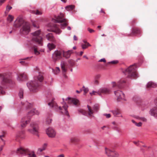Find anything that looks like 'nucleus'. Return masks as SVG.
Instances as JSON below:
<instances>
[{
  "instance_id": "f257e3e1",
  "label": "nucleus",
  "mask_w": 157,
  "mask_h": 157,
  "mask_svg": "<svg viewBox=\"0 0 157 157\" xmlns=\"http://www.w3.org/2000/svg\"><path fill=\"white\" fill-rule=\"evenodd\" d=\"M14 26L16 28L21 26L20 29L21 33L23 34H27L30 31L29 24L21 18H17L13 24Z\"/></svg>"
},
{
  "instance_id": "f03ea898",
  "label": "nucleus",
  "mask_w": 157,
  "mask_h": 157,
  "mask_svg": "<svg viewBox=\"0 0 157 157\" xmlns=\"http://www.w3.org/2000/svg\"><path fill=\"white\" fill-rule=\"evenodd\" d=\"M43 79L44 77L43 75L39 73L38 76L34 77V80L27 83V85L31 91L36 92L40 86V83L42 82Z\"/></svg>"
},
{
  "instance_id": "7ed1b4c3",
  "label": "nucleus",
  "mask_w": 157,
  "mask_h": 157,
  "mask_svg": "<svg viewBox=\"0 0 157 157\" xmlns=\"http://www.w3.org/2000/svg\"><path fill=\"white\" fill-rule=\"evenodd\" d=\"M40 30H39L30 34L31 39L28 40V44L31 46H34L36 44L41 46L43 45L42 39L41 36H40Z\"/></svg>"
},
{
  "instance_id": "20e7f679",
  "label": "nucleus",
  "mask_w": 157,
  "mask_h": 157,
  "mask_svg": "<svg viewBox=\"0 0 157 157\" xmlns=\"http://www.w3.org/2000/svg\"><path fill=\"white\" fill-rule=\"evenodd\" d=\"M136 65V64L131 65L128 68L123 71V72L127 75V77L132 78L138 77Z\"/></svg>"
},
{
  "instance_id": "39448f33",
  "label": "nucleus",
  "mask_w": 157,
  "mask_h": 157,
  "mask_svg": "<svg viewBox=\"0 0 157 157\" xmlns=\"http://www.w3.org/2000/svg\"><path fill=\"white\" fill-rule=\"evenodd\" d=\"M64 15L63 13H60V15L58 16L56 19L54 20V21L57 23H63L60 24L61 27L62 29H64L65 27L68 25V21L65 18H63Z\"/></svg>"
},
{
  "instance_id": "423d86ee",
  "label": "nucleus",
  "mask_w": 157,
  "mask_h": 157,
  "mask_svg": "<svg viewBox=\"0 0 157 157\" xmlns=\"http://www.w3.org/2000/svg\"><path fill=\"white\" fill-rule=\"evenodd\" d=\"M18 155L21 156L28 155V157H36V155L34 153H29L28 149H25L22 147L18 148L16 151Z\"/></svg>"
},
{
  "instance_id": "0eeeda50",
  "label": "nucleus",
  "mask_w": 157,
  "mask_h": 157,
  "mask_svg": "<svg viewBox=\"0 0 157 157\" xmlns=\"http://www.w3.org/2000/svg\"><path fill=\"white\" fill-rule=\"evenodd\" d=\"M110 90L109 89L107 88H102L99 89L98 91H93L92 92L90 93L91 95H96L95 93H97L100 96L101 95V93L104 94H109L110 92Z\"/></svg>"
},
{
  "instance_id": "6e6552de",
  "label": "nucleus",
  "mask_w": 157,
  "mask_h": 157,
  "mask_svg": "<svg viewBox=\"0 0 157 157\" xmlns=\"http://www.w3.org/2000/svg\"><path fill=\"white\" fill-rule=\"evenodd\" d=\"M0 78L2 80V84L5 85L7 83H10L12 81L10 76L6 74H0Z\"/></svg>"
},
{
  "instance_id": "1a4fd4ad",
  "label": "nucleus",
  "mask_w": 157,
  "mask_h": 157,
  "mask_svg": "<svg viewBox=\"0 0 157 157\" xmlns=\"http://www.w3.org/2000/svg\"><path fill=\"white\" fill-rule=\"evenodd\" d=\"M105 154L108 157H118L119 155V154L115 150H111L106 147L105 148Z\"/></svg>"
},
{
  "instance_id": "9d476101",
  "label": "nucleus",
  "mask_w": 157,
  "mask_h": 157,
  "mask_svg": "<svg viewBox=\"0 0 157 157\" xmlns=\"http://www.w3.org/2000/svg\"><path fill=\"white\" fill-rule=\"evenodd\" d=\"M38 125L34 123L31 124L30 128L28 129V131L30 133L36 134L38 132Z\"/></svg>"
},
{
  "instance_id": "9b49d317",
  "label": "nucleus",
  "mask_w": 157,
  "mask_h": 157,
  "mask_svg": "<svg viewBox=\"0 0 157 157\" xmlns=\"http://www.w3.org/2000/svg\"><path fill=\"white\" fill-rule=\"evenodd\" d=\"M87 107L88 110V115L90 117L92 116V115L93 114L94 112H97L99 109V106L98 104H95L93 106V110L90 108L89 105H87Z\"/></svg>"
},
{
  "instance_id": "f8f14e48",
  "label": "nucleus",
  "mask_w": 157,
  "mask_h": 157,
  "mask_svg": "<svg viewBox=\"0 0 157 157\" xmlns=\"http://www.w3.org/2000/svg\"><path fill=\"white\" fill-rule=\"evenodd\" d=\"M62 52L59 50H56L52 54V58L54 62L60 59L61 58Z\"/></svg>"
},
{
  "instance_id": "ddd939ff",
  "label": "nucleus",
  "mask_w": 157,
  "mask_h": 157,
  "mask_svg": "<svg viewBox=\"0 0 157 157\" xmlns=\"http://www.w3.org/2000/svg\"><path fill=\"white\" fill-rule=\"evenodd\" d=\"M115 94L117 96V100L118 101H120V99H122L125 100V95L124 93L121 91L117 90L114 92Z\"/></svg>"
},
{
  "instance_id": "4468645a",
  "label": "nucleus",
  "mask_w": 157,
  "mask_h": 157,
  "mask_svg": "<svg viewBox=\"0 0 157 157\" xmlns=\"http://www.w3.org/2000/svg\"><path fill=\"white\" fill-rule=\"evenodd\" d=\"M112 84L113 87H114L117 86L118 88L121 89L124 86L125 82L123 80H120L118 82L117 85H116L115 82H112Z\"/></svg>"
},
{
  "instance_id": "2eb2a0df",
  "label": "nucleus",
  "mask_w": 157,
  "mask_h": 157,
  "mask_svg": "<svg viewBox=\"0 0 157 157\" xmlns=\"http://www.w3.org/2000/svg\"><path fill=\"white\" fill-rule=\"evenodd\" d=\"M46 133L49 137L53 138L55 137L56 135V132L55 130L52 128H49L47 130Z\"/></svg>"
},
{
  "instance_id": "dca6fc26",
  "label": "nucleus",
  "mask_w": 157,
  "mask_h": 157,
  "mask_svg": "<svg viewBox=\"0 0 157 157\" xmlns=\"http://www.w3.org/2000/svg\"><path fill=\"white\" fill-rule=\"evenodd\" d=\"M49 31H52L55 33L56 34H59L61 32V31L58 28L56 25L54 24L53 25V27L50 29H48L47 30Z\"/></svg>"
},
{
  "instance_id": "f3484780",
  "label": "nucleus",
  "mask_w": 157,
  "mask_h": 157,
  "mask_svg": "<svg viewBox=\"0 0 157 157\" xmlns=\"http://www.w3.org/2000/svg\"><path fill=\"white\" fill-rule=\"evenodd\" d=\"M68 100V103L69 104H73L75 105H77L78 103V100L76 99H71L70 97H68L65 99L66 101Z\"/></svg>"
},
{
  "instance_id": "a211bd4d",
  "label": "nucleus",
  "mask_w": 157,
  "mask_h": 157,
  "mask_svg": "<svg viewBox=\"0 0 157 157\" xmlns=\"http://www.w3.org/2000/svg\"><path fill=\"white\" fill-rule=\"evenodd\" d=\"M73 53V51L72 50H68L67 51H65L63 50L62 52L63 57L67 59L70 57L71 54Z\"/></svg>"
},
{
  "instance_id": "6ab92c4d",
  "label": "nucleus",
  "mask_w": 157,
  "mask_h": 157,
  "mask_svg": "<svg viewBox=\"0 0 157 157\" xmlns=\"http://www.w3.org/2000/svg\"><path fill=\"white\" fill-rule=\"evenodd\" d=\"M150 114L155 118H157V107H154L151 109L150 111Z\"/></svg>"
},
{
  "instance_id": "aec40b11",
  "label": "nucleus",
  "mask_w": 157,
  "mask_h": 157,
  "mask_svg": "<svg viewBox=\"0 0 157 157\" xmlns=\"http://www.w3.org/2000/svg\"><path fill=\"white\" fill-rule=\"evenodd\" d=\"M46 37L48 40L51 41L53 42H56L55 38L52 33H48L46 35Z\"/></svg>"
},
{
  "instance_id": "412c9836",
  "label": "nucleus",
  "mask_w": 157,
  "mask_h": 157,
  "mask_svg": "<svg viewBox=\"0 0 157 157\" xmlns=\"http://www.w3.org/2000/svg\"><path fill=\"white\" fill-rule=\"evenodd\" d=\"M27 79L26 75L24 73H20L19 75H18L17 79L19 81H23Z\"/></svg>"
},
{
  "instance_id": "4be33fe9",
  "label": "nucleus",
  "mask_w": 157,
  "mask_h": 157,
  "mask_svg": "<svg viewBox=\"0 0 157 157\" xmlns=\"http://www.w3.org/2000/svg\"><path fill=\"white\" fill-rule=\"evenodd\" d=\"M40 113L39 111L35 109H33L30 110L28 113V117L32 116L34 114L38 115Z\"/></svg>"
},
{
  "instance_id": "5701e85b",
  "label": "nucleus",
  "mask_w": 157,
  "mask_h": 157,
  "mask_svg": "<svg viewBox=\"0 0 157 157\" xmlns=\"http://www.w3.org/2000/svg\"><path fill=\"white\" fill-rule=\"evenodd\" d=\"M29 122V121L25 120V118H22L21 121V125L22 127L24 128Z\"/></svg>"
},
{
  "instance_id": "b1692460",
  "label": "nucleus",
  "mask_w": 157,
  "mask_h": 157,
  "mask_svg": "<svg viewBox=\"0 0 157 157\" xmlns=\"http://www.w3.org/2000/svg\"><path fill=\"white\" fill-rule=\"evenodd\" d=\"M156 86V84L152 81L148 82L147 84V88H155Z\"/></svg>"
},
{
  "instance_id": "393cba45",
  "label": "nucleus",
  "mask_w": 157,
  "mask_h": 157,
  "mask_svg": "<svg viewBox=\"0 0 157 157\" xmlns=\"http://www.w3.org/2000/svg\"><path fill=\"white\" fill-rule=\"evenodd\" d=\"M66 65V63L64 61H62L61 63V68L63 73H65L67 71V70L65 68V66Z\"/></svg>"
},
{
  "instance_id": "a878e982",
  "label": "nucleus",
  "mask_w": 157,
  "mask_h": 157,
  "mask_svg": "<svg viewBox=\"0 0 157 157\" xmlns=\"http://www.w3.org/2000/svg\"><path fill=\"white\" fill-rule=\"evenodd\" d=\"M22 105H24L27 109L31 108L32 106V105L27 101L25 102H21Z\"/></svg>"
},
{
  "instance_id": "bb28decb",
  "label": "nucleus",
  "mask_w": 157,
  "mask_h": 157,
  "mask_svg": "<svg viewBox=\"0 0 157 157\" xmlns=\"http://www.w3.org/2000/svg\"><path fill=\"white\" fill-rule=\"evenodd\" d=\"M75 7V6L73 5H68L65 7V9L67 11H70L74 9Z\"/></svg>"
},
{
  "instance_id": "cd10ccee",
  "label": "nucleus",
  "mask_w": 157,
  "mask_h": 157,
  "mask_svg": "<svg viewBox=\"0 0 157 157\" xmlns=\"http://www.w3.org/2000/svg\"><path fill=\"white\" fill-rule=\"evenodd\" d=\"M63 107L64 109L65 113L66 115L68 117H69L70 115H69L68 111L67 110L68 106L67 105L65 104L63 106Z\"/></svg>"
},
{
  "instance_id": "c85d7f7f",
  "label": "nucleus",
  "mask_w": 157,
  "mask_h": 157,
  "mask_svg": "<svg viewBox=\"0 0 157 157\" xmlns=\"http://www.w3.org/2000/svg\"><path fill=\"white\" fill-rule=\"evenodd\" d=\"M48 105L50 107L52 108L54 107H56L57 106L55 102V101L53 100L51 102L48 103Z\"/></svg>"
},
{
  "instance_id": "c756f323",
  "label": "nucleus",
  "mask_w": 157,
  "mask_h": 157,
  "mask_svg": "<svg viewBox=\"0 0 157 157\" xmlns=\"http://www.w3.org/2000/svg\"><path fill=\"white\" fill-rule=\"evenodd\" d=\"M112 112L115 116H117L121 113L120 111L119 110H113Z\"/></svg>"
},
{
  "instance_id": "7c9ffc66",
  "label": "nucleus",
  "mask_w": 157,
  "mask_h": 157,
  "mask_svg": "<svg viewBox=\"0 0 157 157\" xmlns=\"http://www.w3.org/2000/svg\"><path fill=\"white\" fill-rule=\"evenodd\" d=\"M47 46L50 50L54 48L55 47V45L52 43H48Z\"/></svg>"
},
{
  "instance_id": "2f4dec72",
  "label": "nucleus",
  "mask_w": 157,
  "mask_h": 157,
  "mask_svg": "<svg viewBox=\"0 0 157 157\" xmlns=\"http://www.w3.org/2000/svg\"><path fill=\"white\" fill-rule=\"evenodd\" d=\"M91 45L89 43H87V44H82L81 46L83 49H85L87 48L88 46H90Z\"/></svg>"
},
{
  "instance_id": "473e14b6",
  "label": "nucleus",
  "mask_w": 157,
  "mask_h": 157,
  "mask_svg": "<svg viewBox=\"0 0 157 157\" xmlns=\"http://www.w3.org/2000/svg\"><path fill=\"white\" fill-rule=\"evenodd\" d=\"M132 33L134 34H139L140 33V30L137 28L134 29L132 30Z\"/></svg>"
},
{
  "instance_id": "72a5a7b5",
  "label": "nucleus",
  "mask_w": 157,
  "mask_h": 157,
  "mask_svg": "<svg viewBox=\"0 0 157 157\" xmlns=\"http://www.w3.org/2000/svg\"><path fill=\"white\" fill-rule=\"evenodd\" d=\"M23 90L22 89H21L20 90L18 95L20 97V98H22L23 97Z\"/></svg>"
},
{
  "instance_id": "f704fd0d",
  "label": "nucleus",
  "mask_w": 157,
  "mask_h": 157,
  "mask_svg": "<svg viewBox=\"0 0 157 157\" xmlns=\"http://www.w3.org/2000/svg\"><path fill=\"white\" fill-rule=\"evenodd\" d=\"M32 49L33 50L34 53L36 55H38L40 52L37 49L34 47L32 48Z\"/></svg>"
},
{
  "instance_id": "c9c22d12",
  "label": "nucleus",
  "mask_w": 157,
  "mask_h": 157,
  "mask_svg": "<svg viewBox=\"0 0 157 157\" xmlns=\"http://www.w3.org/2000/svg\"><path fill=\"white\" fill-rule=\"evenodd\" d=\"M78 111L79 113H80L82 114L84 116H87V114L86 113V112L84 110H82V109H80V110H78Z\"/></svg>"
},
{
  "instance_id": "e433bc0d",
  "label": "nucleus",
  "mask_w": 157,
  "mask_h": 157,
  "mask_svg": "<svg viewBox=\"0 0 157 157\" xmlns=\"http://www.w3.org/2000/svg\"><path fill=\"white\" fill-rule=\"evenodd\" d=\"M13 18V17L11 15H9L8 17L7 18V20L10 22H11Z\"/></svg>"
},
{
  "instance_id": "4c0bfd02",
  "label": "nucleus",
  "mask_w": 157,
  "mask_h": 157,
  "mask_svg": "<svg viewBox=\"0 0 157 157\" xmlns=\"http://www.w3.org/2000/svg\"><path fill=\"white\" fill-rule=\"evenodd\" d=\"M52 119L50 117H47L46 119V122L47 124H49L52 122Z\"/></svg>"
},
{
  "instance_id": "58836bf2",
  "label": "nucleus",
  "mask_w": 157,
  "mask_h": 157,
  "mask_svg": "<svg viewBox=\"0 0 157 157\" xmlns=\"http://www.w3.org/2000/svg\"><path fill=\"white\" fill-rule=\"evenodd\" d=\"M32 13L37 15H40L42 14V13L38 10H37L36 12L35 11H32Z\"/></svg>"
},
{
  "instance_id": "ea45409f",
  "label": "nucleus",
  "mask_w": 157,
  "mask_h": 157,
  "mask_svg": "<svg viewBox=\"0 0 157 157\" xmlns=\"http://www.w3.org/2000/svg\"><path fill=\"white\" fill-rule=\"evenodd\" d=\"M83 88H84L83 90L85 94L87 93L89 90L88 88H85L84 86H83Z\"/></svg>"
},
{
  "instance_id": "a19ab883",
  "label": "nucleus",
  "mask_w": 157,
  "mask_h": 157,
  "mask_svg": "<svg viewBox=\"0 0 157 157\" xmlns=\"http://www.w3.org/2000/svg\"><path fill=\"white\" fill-rule=\"evenodd\" d=\"M20 63L22 64L23 65H25L28 64L29 63V62L25 61H21L20 62Z\"/></svg>"
},
{
  "instance_id": "79ce46f5",
  "label": "nucleus",
  "mask_w": 157,
  "mask_h": 157,
  "mask_svg": "<svg viewBox=\"0 0 157 157\" xmlns=\"http://www.w3.org/2000/svg\"><path fill=\"white\" fill-rule=\"evenodd\" d=\"M70 140L71 142H75L77 141V140L75 138L72 137L71 139Z\"/></svg>"
},
{
  "instance_id": "37998d69",
  "label": "nucleus",
  "mask_w": 157,
  "mask_h": 157,
  "mask_svg": "<svg viewBox=\"0 0 157 157\" xmlns=\"http://www.w3.org/2000/svg\"><path fill=\"white\" fill-rule=\"evenodd\" d=\"M140 120L146 122L147 121V119L144 117H141L140 118Z\"/></svg>"
},
{
  "instance_id": "c03bdc74",
  "label": "nucleus",
  "mask_w": 157,
  "mask_h": 157,
  "mask_svg": "<svg viewBox=\"0 0 157 157\" xmlns=\"http://www.w3.org/2000/svg\"><path fill=\"white\" fill-rule=\"evenodd\" d=\"M94 83L95 85H98L99 84V82L98 80L95 79L94 81Z\"/></svg>"
},
{
  "instance_id": "a18cd8bd",
  "label": "nucleus",
  "mask_w": 157,
  "mask_h": 157,
  "mask_svg": "<svg viewBox=\"0 0 157 157\" xmlns=\"http://www.w3.org/2000/svg\"><path fill=\"white\" fill-rule=\"evenodd\" d=\"M135 124L138 127H140L142 126V123L141 122H139V123L136 122V123H135Z\"/></svg>"
},
{
  "instance_id": "49530a36",
  "label": "nucleus",
  "mask_w": 157,
  "mask_h": 157,
  "mask_svg": "<svg viewBox=\"0 0 157 157\" xmlns=\"http://www.w3.org/2000/svg\"><path fill=\"white\" fill-rule=\"evenodd\" d=\"M47 144L46 143H45L44 144L43 146L41 148L43 150V151L46 148L47 146Z\"/></svg>"
},
{
  "instance_id": "de8ad7c7",
  "label": "nucleus",
  "mask_w": 157,
  "mask_h": 157,
  "mask_svg": "<svg viewBox=\"0 0 157 157\" xmlns=\"http://www.w3.org/2000/svg\"><path fill=\"white\" fill-rule=\"evenodd\" d=\"M12 8V7L11 6H7L6 7V10L9 11Z\"/></svg>"
},
{
  "instance_id": "09e8293b",
  "label": "nucleus",
  "mask_w": 157,
  "mask_h": 157,
  "mask_svg": "<svg viewBox=\"0 0 157 157\" xmlns=\"http://www.w3.org/2000/svg\"><path fill=\"white\" fill-rule=\"evenodd\" d=\"M104 116H106L107 118H109L110 117L111 115L110 114H103Z\"/></svg>"
},
{
  "instance_id": "8fccbe9b",
  "label": "nucleus",
  "mask_w": 157,
  "mask_h": 157,
  "mask_svg": "<svg viewBox=\"0 0 157 157\" xmlns=\"http://www.w3.org/2000/svg\"><path fill=\"white\" fill-rule=\"evenodd\" d=\"M56 72H54V73L55 74H56L58 73H59L60 71V69L59 67H56Z\"/></svg>"
},
{
  "instance_id": "3c124183",
  "label": "nucleus",
  "mask_w": 157,
  "mask_h": 157,
  "mask_svg": "<svg viewBox=\"0 0 157 157\" xmlns=\"http://www.w3.org/2000/svg\"><path fill=\"white\" fill-rule=\"evenodd\" d=\"M118 63L117 60H113L111 61V62H109V63H112V64H116Z\"/></svg>"
},
{
  "instance_id": "603ef678",
  "label": "nucleus",
  "mask_w": 157,
  "mask_h": 157,
  "mask_svg": "<svg viewBox=\"0 0 157 157\" xmlns=\"http://www.w3.org/2000/svg\"><path fill=\"white\" fill-rule=\"evenodd\" d=\"M88 30L90 33H92L94 32V30L89 28H88Z\"/></svg>"
},
{
  "instance_id": "864d4df0",
  "label": "nucleus",
  "mask_w": 157,
  "mask_h": 157,
  "mask_svg": "<svg viewBox=\"0 0 157 157\" xmlns=\"http://www.w3.org/2000/svg\"><path fill=\"white\" fill-rule=\"evenodd\" d=\"M98 62H105L106 60L105 58H102V59H100V60H99Z\"/></svg>"
},
{
  "instance_id": "5fc2aeb1",
  "label": "nucleus",
  "mask_w": 157,
  "mask_h": 157,
  "mask_svg": "<svg viewBox=\"0 0 157 157\" xmlns=\"http://www.w3.org/2000/svg\"><path fill=\"white\" fill-rule=\"evenodd\" d=\"M33 25L35 28H38L39 27L38 25H36L34 22L33 23Z\"/></svg>"
},
{
  "instance_id": "6e6d98bb",
  "label": "nucleus",
  "mask_w": 157,
  "mask_h": 157,
  "mask_svg": "<svg viewBox=\"0 0 157 157\" xmlns=\"http://www.w3.org/2000/svg\"><path fill=\"white\" fill-rule=\"evenodd\" d=\"M4 92L2 90V88L0 86V94H3Z\"/></svg>"
},
{
  "instance_id": "4d7b16f0",
  "label": "nucleus",
  "mask_w": 157,
  "mask_h": 157,
  "mask_svg": "<svg viewBox=\"0 0 157 157\" xmlns=\"http://www.w3.org/2000/svg\"><path fill=\"white\" fill-rule=\"evenodd\" d=\"M6 0H0V6Z\"/></svg>"
},
{
  "instance_id": "13d9d810",
  "label": "nucleus",
  "mask_w": 157,
  "mask_h": 157,
  "mask_svg": "<svg viewBox=\"0 0 157 157\" xmlns=\"http://www.w3.org/2000/svg\"><path fill=\"white\" fill-rule=\"evenodd\" d=\"M43 151V150L41 148H39L38 149V151L40 152H41Z\"/></svg>"
},
{
  "instance_id": "bf43d9fd",
  "label": "nucleus",
  "mask_w": 157,
  "mask_h": 157,
  "mask_svg": "<svg viewBox=\"0 0 157 157\" xmlns=\"http://www.w3.org/2000/svg\"><path fill=\"white\" fill-rule=\"evenodd\" d=\"M74 40H77V38L75 35H74Z\"/></svg>"
},
{
  "instance_id": "052dcab7",
  "label": "nucleus",
  "mask_w": 157,
  "mask_h": 157,
  "mask_svg": "<svg viewBox=\"0 0 157 157\" xmlns=\"http://www.w3.org/2000/svg\"><path fill=\"white\" fill-rule=\"evenodd\" d=\"M3 146V145H2L0 147V152L2 150Z\"/></svg>"
},
{
  "instance_id": "680f3d73",
  "label": "nucleus",
  "mask_w": 157,
  "mask_h": 157,
  "mask_svg": "<svg viewBox=\"0 0 157 157\" xmlns=\"http://www.w3.org/2000/svg\"><path fill=\"white\" fill-rule=\"evenodd\" d=\"M57 157H64V155L63 154H61L58 155Z\"/></svg>"
},
{
  "instance_id": "e2e57ef3",
  "label": "nucleus",
  "mask_w": 157,
  "mask_h": 157,
  "mask_svg": "<svg viewBox=\"0 0 157 157\" xmlns=\"http://www.w3.org/2000/svg\"><path fill=\"white\" fill-rule=\"evenodd\" d=\"M4 136L3 135H0V138H1V139L2 140H3L2 138V137Z\"/></svg>"
},
{
  "instance_id": "0e129e2a",
  "label": "nucleus",
  "mask_w": 157,
  "mask_h": 157,
  "mask_svg": "<svg viewBox=\"0 0 157 157\" xmlns=\"http://www.w3.org/2000/svg\"><path fill=\"white\" fill-rule=\"evenodd\" d=\"M82 90H81L80 91H79L77 90L76 91V92L78 93H80V92L82 91Z\"/></svg>"
},
{
  "instance_id": "69168bd1",
  "label": "nucleus",
  "mask_w": 157,
  "mask_h": 157,
  "mask_svg": "<svg viewBox=\"0 0 157 157\" xmlns=\"http://www.w3.org/2000/svg\"><path fill=\"white\" fill-rule=\"evenodd\" d=\"M67 29L68 30H71V28L70 26H68L67 28Z\"/></svg>"
},
{
  "instance_id": "338daca9",
  "label": "nucleus",
  "mask_w": 157,
  "mask_h": 157,
  "mask_svg": "<svg viewBox=\"0 0 157 157\" xmlns=\"http://www.w3.org/2000/svg\"><path fill=\"white\" fill-rule=\"evenodd\" d=\"M83 53V52H82V51H81L80 52V56H81L82 55V54Z\"/></svg>"
},
{
  "instance_id": "774afa93",
  "label": "nucleus",
  "mask_w": 157,
  "mask_h": 157,
  "mask_svg": "<svg viewBox=\"0 0 157 157\" xmlns=\"http://www.w3.org/2000/svg\"><path fill=\"white\" fill-rule=\"evenodd\" d=\"M155 104L157 105V99L155 100Z\"/></svg>"
}]
</instances>
